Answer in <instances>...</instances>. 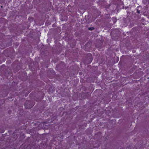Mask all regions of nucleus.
I'll list each match as a JSON object with an SVG mask.
<instances>
[{
  "label": "nucleus",
  "mask_w": 149,
  "mask_h": 149,
  "mask_svg": "<svg viewBox=\"0 0 149 149\" xmlns=\"http://www.w3.org/2000/svg\"><path fill=\"white\" fill-rule=\"evenodd\" d=\"M140 13V11H138V13Z\"/></svg>",
  "instance_id": "3"
},
{
  "label": "nucleus",
  "mask_w": 149,
  "mask_h": 149,
  "mask_svg": "<svg viewBox=\"0 0 149 149\" xmlns=\"http://www.w3.org/2000/svg\"><path fill=\"white\" fill-rule=\"evenodd\" d=\"M88 29H89V30H92L93 29V28H88Z\"/></svg>",
  "instance_id": "1"
},
{
  "label": "nucleus",
  "mask_w": 149,
  "mask_h": 149,
  "mask_svg": "<svg viewBox=\"0 0 149 149\" xmlns=\"http://www.w3.org/2000/svg\"><path fill=\"white\" fill-rule=\"evenodd\" d=\"M79 74H80V75H81V72H80L79 73Z\"/></svg>",
  "instance_id": "2"
}]
</instances>
